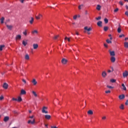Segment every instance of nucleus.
Masks as SVG:
<instances>
[{"label":"nucleus","instance_id":"f257e3e1","mask_svg":"<svg viewBox=\"0 0 128 128\" xmlns=\"http://www.w3.org/2000/svg\"><path fill=\"white\" fill-rule=\"evenodd\" d=\"M48 110V107L46 106H44L42 107V114H48V110Z\"/></svg>","mask_w":128,"mask_h":128},{"label":"nucleus","instance_id":"f03ea898","mask_svg":"<svg viewBox=\"0 0 128 128\" xmlns=\"http://www.w3.org/2000/svg\"><path fill=\"white\" fill-rule=\"evenodd\" d=\"M2 87L4 90H7V88H8V84H7V83H3V86Z\"/></svg>","mask_w":128,"mask_h":128},{"label":"nucleus","instance_id":"7ed1b4c3","mask_svg":"<svg viewBox=\"0 0 128 128\" xmlns=\"http://www.w3.org/2000/svg\"><path fill=\"white\" fill-rule=\"evenodd\" d=\"M34 123H35L34 118H33L32 120H28V124H34Z\"/></svg>","mask_w":128,"mask_h":128},{"label":"nucleus","instance_id":"20e7f679","mask_svg":"<svg viewBox=\"0 0 128 128\" xmlns=\"http://www.w3.org/2000/svg\"><path fill=\"white\" fill-rule=\"evenodd\" d=\"M22 39V36L21 35H16V36L15 37V40H20Z\"/></svg>","mask_w":128,"mask_h":128},{"label":"nucleus","instance_id":"39448f33","mask_svg":"<svg viewBox=\"0 0 128 128\" xmlns=\"http://www.w3.org/2000/svg\"><path fill=\"white\" fill-rule=\"evenodd\" d=\"M66 62H68V60L66 58H63L62 59V64H66Z\"/></svg>","mask_w":128,"mask_h":128},{"label":"nucleus","instance_id":"423d86ee","mask_svg":"<svg viewBox=\"0 0 128 128\" xmlns=\"http://www.w3.org/2000/svg\"><path fill=\"white\" fill-rule=\"evenodd\" d=\"M128 76V72H123V78H126Z\"/></svg>","mask_w":128,"mask_h":128},{"label":"nucleus","instance_id":"0eeeda50","mask_svg":"<svg viewBox=\"0 0 128 128\" xmlns=\"http://www.w3.org/2000/svg\"><path fill=\"white\" fill-rule=\"evenodd\" d=\"M84 30H86L87 32L92 31V28H88V26L84 27Z\"/></svg>","mask_w":128,"mask_h":128},{"label":"nucleus","instance_id":"6e6552de","mask_svg":"<svg viewBox=\"0 0 128 128\" xmlns=\"http://www.w3.org/2000/svg\"><path fill=\"white\" fill-rule=\"evenodd\" d=\"M50 118H51V116L50 115H48V114L45 115V119L47 120H50Z\"/></svg>","mask_w":128,"mask_h":128},{"label":"nucleus","instance_id":"1a4fd4ad","mask_svg":"<svg viewBox=\"0 0 128 128\" xmlns=\"http://www.w3.org/2000/svg\"><path fill=\"white\" fill-rule=\"evenodd\" d=\"M97 26L100 28L102 27V22L98 21V22H97Z\"/></svg>","mask_w":128,"mask_h":128},{"label":"nucleus","instance_id":"9d476101","mask_svg":"<svg viewBox=\"0 0 128 128\" xmlns=\"http://www.w3.org/2000/svg\"><path fill=\"white\" fill-rule=\"evenodd\" d=\"M108 52H110V56H115V52L108 50Z\"/></svg>","mask_w":128,"mask_h":128},{"label":"nucleus","instance_id":"9b49d317","mask_svg":"<svg viewBox=\"0 0 128 128\" xmlns=\"http://www.w3.org/2000/svg\"><path fill=\"white\" fill-rule=\"evenodd\" d=\"M112 40V37H110V40L107 39L106 40V42H107V44H110L112 43V42H111V40Z\"/></svg>","mask_w":128,"mask_h":128},{"label":"nucleus","instance_id":"f8f14e48","mask_svg":"<svg viewBox=\"0 0 128 128\" xmlns=\"http://www.w3.org/2000/svg\"><path fill=\"white\" fill-rule=\"evenodd\" d=\"M26 94V92L24 90H22L21 92H20V94L24 95Z\"/></svg>","mask_w":128,"mask_h":128},{"label":"nucleus","instance_id":"ddd939ff","mask_svg":"<svg viewBox=\"0 0 128 128\" xmlns=\"http://www.w3.org/2000/svg\"><path fill=\"white\" fill-rule=\"evenodd\" d=\"M124 98H126V96H124V94L119 96V100H120L124 99Z\"/></svg>","mask_w":128,"mask_h":128},{"label":"nucleus","instance_id":"4468645a","mask_svg":"<svg viewBox=\"0 0 128 128\" xmlns=\"http://www.w3.org/2000/svg\"><path fill=\"white\" fill-rule=\"evenodd\" d=\"M9 120L10 118H8V116H4V119H3V121H4V122H7Z\"/></svg>","mask_w":128,"mask_h":128},{"label":"nucleus","instance_id":"2eb2a0df","mask_svg":"<svg viewBox=\"0 0 128 128\" xmlns=\"http://www.w3.org/2000/svg\"><path fill=\"white\" fill-rule=\"evenodd\" d=\"M6 27H7V29H8V30H12V26L6 25Z\"/></svg>","mask_w":128,"mask_h":128},{"label":"nucleus","instance_id":"dca6fc26","mask_svg":"<svg viewBox=\"0 0 128 128\" xmlns=\"http://www.w3.org/2000/svg\"><path fill=\"white\" fill-rule=\"evenodd\" d=\"M107 76V74L106 73V72L104 71L102 72V78H106V76Z\"/></svg>","mask_w":128,"mask_h":128},{"label":"nucleus","instance_id":"f3484780","mask_svg":"<svg viewBox=\"0 0 128 128\" xmlns=\"http://www.w3.org/2000/svg\"><path fill=\"white\" fill-rule=\"evenodd\" d=\"M38 48V44H33V49L37 50Z\"/></svg>","mask_w":128,"mask_h":128},{"label":"nucleus","instance_id":"a211bd4d","mask_svg":"<svg viewBox=\"0 0 128 128\" xmlns=\"http://www.w3.org/2000/svg\"><path fill=\"white\" fill-rule=\"evenodd\" d=\"M40 18H42V14H38V16H36V19L37 20H40Z\"/></svg>","mask_w":128,"mask_h":128},{"label":"nucleus","instance_id":"6ab92c4d","mask_svg":"<svg viewBox=\"0 0 128 128\" xmlns=\"http://www.w3.org/2000/svg\"><path fill=\"white\" fill-rule=\"evenodd\" d=\"M34 20V19L33 18H30V20H29V24H33V21Z\"/></svg>","mask_w":128,"mask_h":128},{"label":"nucleus","instance_id":"aec40b11","mask_svg":"<svg viewBox=\"0 0 128 128\" xmlns=\"http://www.w3.org/2000/svg\"><path fill=\"white\" fill-rule=\"evenodd\" d=\"M32 84H33V85L36 86V84H37V82L36 81V79H33L32 80Z\"/></svg>","mask_w":128,"mask_h":128},{"label":"nucleus","instance_id":"412c9836","mask_svg":"<svg viewBox=\"0 0 128 128\" xmlns=\"http://www.w3.org/2000/svg\"><path fill=\"white\" fill-rule=\"evenodd\" d=\"M24 59L26 60H29V55L26 54V56H24Z\"/></svg>","mask_w":128,"mask_h":128},{"label":"nucleus","instance_id":"4be33fe9","mask_svg":"<svg viewBox=\"0 0 128 128\" xmlns=\"http://www.w3.org/2000/svg\"><path fill=\"white\" fill-rule=\"evenodd\" d=\"M122 87L123 88H122L123 90H126V86L124 85V84H122Z\"/></svg>","mask_w":128,"mask_h":128},{"label":"nucleus","instance_id":"5701e85b","mask_svg":"<svg viewBox=\"0 0 128 128\" xmlns=\"http://www.w3.org/2000/svg\"><path fill=\"white\" fill-rule=\"evenodd\" d=\"M111 62H115V57L112 56L110 58Z\"/></svg>","mask_w":128,"mask_h":128},{"label":"nucleus","instance_id":"b1692460","mask_svg":"<svg viewBox=\"0 0 128 128\" xmlns=\"http://www.w3.org/2000/svg\"><path fill=\"white\" fill-rule=\"evenodd\" d=\"M124 48H128V42H124Z\"/></svg>","mask_w":128,"mask_h":128},{"label":"nucleus","instance_id":"393cba45","mask_svg":"<svg viewBox=\"0 0 128 128\" xmlns=\"http://www.w3.org/2000/svg\"><path fill=\"white\" fill-rule=\"evenodd\" d=\"M119 108L122 110H124V105H123L122 104L120 105V106H119Z\"/></svg>","mask_w":128,"mask_h":128},{"label":"nucleus","instance_id":"a878e982","mask_svg":"<svg viewBox=\"0 0 128 128\" xmlns=\"http://www.w3.org/2000/svg\"><path fill=\"white\" fill-rule=\"evenodd\" d=\"M88 114L92 115V110H89L88 111Z\"/></svg>","mask_w":128,"mask_h":128},{"label":"nucleus","instance_id":"bb28decb","mask_svg":"<svg viewBox=\"0 0 128 128\" xmlns=\"http://www.w3.org/2000/svg\"><path fill=\"white\" fill-rule=\"evenodd\" d=\"M18 102H20L22 100V97H18Z\"/></svg>","mask_w":128,"mask_h":128},{"label":"nucleus","instance_id":"cd10ccee","mask_svg":"<svg viewBox=\"0 0 128 128\" xmlns=\"http://www.w3.org/2000/svg\"><path fill=\"white\" fill-rule=\"evenodd\" d=\"M38 34V32L37 31V30H34L32 31V34Z\"/></svg>","mask_w":128,"mask_h":128},{"label":"nucleus","instance_id":"c85d7f7f","mask_svg":"<svg viewBox=\"0 0 128 128\" xmlns=\"http://www.w3.org/2000/svg\"><path fill=\"white\" fill-rule=\"evenodd\" d=\"M4 48V45H0V51L2 50Z\"/></svg>","mask_w":128,"mask_h":128},{"label":"nucleus","instance_id":"c756f323","mask_svg":"<svg viewBox=\"0 0 128 128\" xmlns=\"http://www.w3.org/2000/svg\"><path fill=\"white\" fill-rule=\"evenodd\" d=\"M110 82L111 83H115L116 82V80L115 79H111L110 80Z\"/></svg>","mask_w":128,"mask_h":128},{"label":"nucleus","instance_id":"7c9ffc66","mask_svg":"<svg viewBox=\"0 0 128 128\" xmlns=\"http://www.w3.org/2000/svg\"><path fill=\"white\" fill-rule=\"evenodd\" d=\"M114 72V68H111V70H107V72H108V73H110V72Z\"/></svg>","mask_w":128,"mask_h":128},{"label":"nucleus","instance_id":"2f4dec72","mask_svg":"<svg viewBox=\"0 0 128 128\" xmlns=\"http://www.w3.org/2000/svg\"><path fill=\"white\" fill-rule=\"evenodd\" d=\"M4 20V18L2 17V18H0V24H3V21Z\"/></svg>","mask_w":128,"mask_h":128},{"label":"nucleus","instance_id":"473e14b6","mask_svg":"<svg viewBox=\"0 0 128 128\" xmlns=\"http://www.w3.org/2000/svg\"><path fill=\"white\" fill-rule=\"evenodd\" d=\"M32 94H33V96H34V97L36 98L37 97V94L36 93V92L34 91L32 92Z\"/></svg>","mask_w":128,"mask_h":128},{"label":"nucleus","instance_id":"72a5a7b5","mask_svg":"<svg viewBox=\"0 0 128 128\" xmlns=\"http://www.w3.org/2000/svg\"><path fill=\"white\" fill-rule=\"evenodd\" d=\"M22 46H26V44H28V43L26 42L24 40H22Z\"/></svg>","mask_w":128,"mask_h":128},{"label":"nucleus","instance_id":"f704fd0d","mask_svg":"<svg viewBox=\"0 0 128 128\" xmlns=\"http://www.w3.org/2000/svg\"><path fill=\"white\" fill-rule=\"evenodd\" d=\"M96 9H97V10H100V6L97 5V8H96Z\"/></svg>","mask_w":128,"mask_h":128},{"label":"nucleus","instance_id":"c9c22d12","mask_svg":"<svg viewBox=\"0 0 128 128\" xmlns=\"http://www.w3.org/2000/svg\"><path fill=\"white\" fill-rule=\"evenodd\" d=\"M107 30H108V27H107V26L104 27V32L107 31Z\"/></svg>","mask_w":128,"mask_h":128},{"label":"nucleus","instance_id":"e433bc0d","mask_svg":"<svg viewBox=\"0 0 128 128\" xmlns=\"http://www.w3.org/2000/svg\"><path fill=\"white\" fill-rule=\"evenodd\" d=\"M104 93H106V94H108L110 93H111V91L108 90H106V91H104Z\"/></svg>","mask_w":128,"mask_h":128},{"label":"nucleus","instance_id":"4c0bfd02","mask_svg":"<svg viewBox=\"0 0 128 128\" xmlns=\"http://www.w3.org/2000/svg\"><path fill=\"white\" fill-rule=\"evenodd\" d=\"M106 87H107V88H108L110 89H113L114 88L113 86H110L108 85H107Z\"/></svg>","mask_w":128,"mask_h":128},{"label":"nucleus","instance_id":"58836bf2","mask_svg":"<svg viewBox=\"0 0 128 128\" xmlns=\"http://www.w3.org/2000/svg\"><path fill=\"white\" fill-rule=\"evenodd\" d=\"M104 24H107L108 22V20H107V18H104Z\"/></svg>","mask_w":128,"mask_h":128},{"label":"nucleus","instance_id":"ea45409f","mask_svg":"<svg viewBox=\"0 0 128 128\" xmlns=\"http://www.w3.org/2000/svg\"><path fill=\"white\" fill-rule=\"evenodd\" d=\"M22 34H24V36H26V30H24V32H22Z\"/></svg>","mask_w":128,"mask_h":128},{"label":"nucleus","instance_id":"a19ab883","mask_svg":"<svg viewBox=\"0 0 128 128\" xmlns=\"http://www.w3.org/2000/svg\"><path fill=\"white\" fill-rule=\"evenodd\" d=\"M118 8H115L114 10V12H118Z\"/></svg>","mask_w":128,"mask_h":128},{"label":"nucleus","instance_id":"79ce46f5","mask_svg":"<svg viewBox=\"0 0 128 128\" xmlns=\"http://www.w3.org/2000/svg\"><path fill=\"white\" fill-rule=\"evenodd\" d=\"M122 32V30L120 29V28H118V33H120Z\"/></svg>","mask_w":128,"mask_h":128},{"label":"nucleus","instance_id":"37998d69","mask_svg":"<svg viewBox=\"0 0 128 128\" xmlns=\"http://www.w3.org/2000/svg\"><path fill=\"white\" fill-rule=\"evenodd\" d=\"M64 40H67L68 42H70V38H66V37L65 38H64Z\"/></svg>","mask_w":128,"mask_h":128},{"label":"nucleus","instance_id":"c03bdc74","mask_svg":"<svg viewBox=\"0 0 128 128\" xmlns=\"http://www.w3.org/2000/svg\"><path fill=\"white\" fill-rule=\"evenodd\" d=\"M58 38H59L58 35L55 36H54V40H56Z\"/></svg>","mask_w":128,"mask_h":128},{"label":"nucleus","instance_id":"a18cd8bd","mask_svg":"<svg viewBox=\"0 0 128 128\" xmlns=\"http://www.w3.org/2000/svg\"><path fill=\"white\" fill-rule=\"evenodd\" d=\"M22 82L24 83V84H26V81L25 80H24V79L22 80Z\"/></svg>","mask_w":128,"mask_h":128},{"label":"nucleus","instance_id":"49530a36","mask_svg":"<svg viewBox=\"0 0 128 128\" xmlns=\"http://www.w3.org/2000/svg\"><path fill=\"white\" fill-rule=\"evenodd\" d=\"M96 20H100V16H98L97 18H96Z\"/></svg>","mask_w":128,"mask_h":128},{"label":"nucleus","instance_id":"de8ad7c7","mask_svg":"<svg viewBox=\"0 0 128 128\" xmlns=\"http://www.w3.org/2000/svg\"><path fill=\"white\" fill-rule=\"evenodd\" d=\"M119 4H120V6L124 5V4H122V1L119 2Z\"/></svg>","mask_w":128,"mask_h":128},{"label":"nucleus","instance_id":"09e8293b","mask_svg":"<svg viewBox=\"0 0 128 128\" xmlns=\"http://www.w3.org/2000/svg\"><path fill=\"white\" fill-rule=\"evenodd\" d=\"M76 18H77V16H74V20H76Z\"/></svg>","mask_w":128,"mask_h":128},{"label":"nucleus","instance_id":"8fccbe9b","mask_svg":"<svg viewBox=\"0 0 128 128\" xmlns=\"http://www.w3.org/2000/svg\"><path fill=\"white\" fill-rule=\"evenodd\" d=\"M123 37H124V34H122V35L119 36V38H123Z\"/></svg>","mask_w":128,"mask_h":128},{"label":"nucleus","instance_id":"3c124183","mask_svg":"<svg viewBox=\"0 0 128 128\" xmlns=\"http://www.w3.org/2000/svg\"><path fill=\"white\" fill-rule=\"evenodd\" d=\"M25 0H20V2H21L22 4H23V3H24V1Z\"/></svg>","mask_w":128,"mask_h":128},{"label":"nucleus","instance_id":"603ef678","mask_svg":"<svg viewBox=\"0 0 128 128\" xmlns=\"http://www.w3.org/2000/svg\"><path fill=\"white\" fill-rule=\"evenodd\" d=\"M106 120V116H104L103 117H102V120Z\"/></svg>","mask_w":128,"mask_h":128},{"label":"nucleus","instance_id":"864d4df0","mask_svg":"<svg viewBox=\"0 0 128 128\" xmlns=\"http://www.w3.org/2000/svg\"><path fill=\"white\" fill-rule=\"evenodd\" d=\"M81 6H82V5L78 6V10H81Z\"/></svg>","mask_w":128,"mask_h":128},{"label":"nucleus","instance_id":"5fc2aeb1","mask_svg":"<svg viewBox=\"0 0 128 128\" xmlns=\"http://www.w3.org/2000/svg\"><path fill=\"white\" fill-rule=\"evenodd\" d=\"M125 14L126 16H128V12H126Z\"/></svg>","mask_w":128,"mask_h":128},{"label":"nucleus","instance_id":"6e6d98bb","mask_svg":"<svg viewBox=\"0 0 128 128\" xmlns=\"http://www.w3.org/2000/svg\"><path fill=\"white\" fill-rule=\"evenodd\" d=\"M126 105H128V100H126Z\"/></svg>","mask_w":128,"mask_h":128},{"label":"nucleus","instance_id":"4d7b16f0","mask_svg":"<svg viewBox=\"0 0 128 128\" xmlns=\"http://www.w3.org/2000/svg\"><path fill=\"white\" fill-rule=\"evenodd\" d=\"M12 100L18 101V99L14 98H12Z\"/></svg>","mask_w":128,"mask_h":128},{"label":"nucleus","instance_id":"13d9d810","mask_svg":"<svg viewBox=\"0 0 128 128\" xmlns=\"http://www.w3.org/2000/svg\"><path fill=\"white\" fill-rule=\"evenodd\" d=\"M14 114H18V112L13 111Z\"/></svg>","mask_w":128,"mask_h":128},{"label":"nucleus","instance_id":"bf43d9fd","mask_svg":"<svg viewBox=\"0 0 128 128\" xmlns=\"http://www.w3.org/2000/svg\"><path fill=\"white\" fill-rule=\"evenodd\" d=\"M34 118V116H29V118L32 119V118Z\"/></svg>","mask_w":128,"mask_h":128},{"label":"nucleus","instance_id":"052dcab7","mask_svg":"<svg viewBox=\"0 0 128 128\" xmlns=\"http://www.w3.org/2000/svg\"><path fill=\"white\" fill-rule=\"evenodd\" d=\"M3 100V96H0V100Z\"/></svg>","mask_w":128,"mask_h":128},{"label":"nucleus","instance_id":"680f3d73","mask_svg":"<svg viewBox=\"0 0 128 128\" xmlns=\"http://www.w3.org/2000/svg\"><path fill=\"white\" fill-rule=\"evenodd\" d=\"M52 128H58L56 126H52V127H50Z\"/></svg>","mask_w":128,"mask_h":128},{"label":"nucleus","instance_id":"e2e57ef3","mask_svg":"<svg viewBox=\"0 0 128 128\" xmlns=\"http://www.w3.org/2000/svg\"><path fill=\"white\" fill-rule=\"evenodd\" d=\"M104 48H107V44H104Z\"/></svg>","mask_w":128,"mask_h":128},{"label":"nucleus","instance_id":"0e129e2a","mask_svg":"<svg viewBox=\"0 0 128 128\" xmlns=\"http://www.w3.org/2000/svg\"><path fill=\"white\" fill-rule=\"evenodd\" d=\"M126 10H128V6H126Z\"/></svg>","mask_w":128,"mask_h":128},{"label":"nucleus","instance_id":"69168bd1","mask_svg":"<svg viewBox=\"0 0 128 128\" xmlns=\"http://www.w3.org/2000/svg\"><path fill=\"white\" fill-rule=\"evenodd\" d=\"M76 35L78 36V32H76Z\"/></svg>","mask_w":128,"mask_h":128},{"label":"nucleus","instance_id":"338daca9","mask_svg":"<svg viewBox=\"0 0 128 128\" xmlns=\"http://www.w3.org/2000/svg\"><path fill=\"white\" fill-rule=\"evenodd\" d=\"M124 2H128V0H124Z\"/></svg>","mask_w":128,"mask_h":128},{"label":"nucleus","instance_id":"774afa93","mask_svg":"<svg viewBox=\"0 0 128 128\" xmlns=\"http://www.w3.org/2000/svg\"><path fill=\"white\" fill-rule=\"evenodd\" d=\"M28 112H29V113H32V111H31V110H29V111H28Z\"/></svg>","mask_w":128,"mask_h":128}]
</instances>
